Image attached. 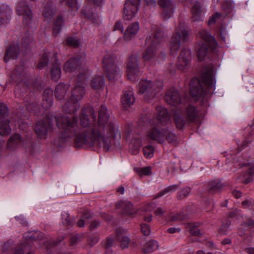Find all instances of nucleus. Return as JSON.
<instances>
[{
	"label": "nucleus",
	"mask_w": 254,
	"mask_h": 254,
	"mask_svg": "<svg viewBox=\"0 0 254 254\" xmlns=\"http://www.w3.org/2000/svg\"><path fill=\"white\" fill-rule=\"evenodd\" d=\"M139 29V24L137 22H133L128 25L124 33V39L129 42L133 39Z\"/></svg>",
	"instance_id": "nucleus-17"
},
{
	"label": "nucleus",
	"mask_w": 254,
	"mask_h": 254,
	"mask_svg": "<svg viewBox=\"0 0 254 254\" xmlns=\"http://www.w3.org/2000/svg\"><path fill=\"white\" fill-rule=\"evenodd\" d=\"M105 70L107 77L110 80L118 79L121 76L120 70L116 65L108 67Z\"/></svg>",
	"instance_id": "nucleus-26"
},
{
	"label": "nucleus",
	"mask_w": 254,
	"mask_h": 254,
	"mask_svg": "<svg viewBox=\"0 0 254 254\" xmlns=\"http://www.w3.org/2000/svg\"><path fill=\"white\" fill-rule=\"evenodd\" d=\"M85 221L83 219H81L77 222V225L78 227H82L84 226Z\"/></svg>",
	"instance_id": "nucleus-63"
},
{
	"label": "nucleus",
	"mask_w": 254,
	"mask_h": 254,
	"mask_svg": "<svg viewBox=\"0 0 254 254\" xmlns=\"http://www.w3.org/2000/svg\"><path fill=\"white\" fill-rule=\"evenodd\" d=\"M11 14V9L5 5L0 7V26L6 25L9 22Z\"/></svg>",
	"instance_id": "nucleus-19"
},
{
	"label": "nucleus",
	"mask_w": 254,
	"mask_h": 254,
	"mask_svg": "<svg viewBox=\"0 0 254 254\" xmlns=\"http://www.w3.org/2000/svg\"><path fill=\"white\" fill-rule=\"evenodd\" d=\"M129 239L127 237L123 236L121 240V247L123 249L127 248L129 245Z\"/></svg>",
	"instance_id": "nucleus-46"
},
{
	"label": "nucleus",
	"mask_w": 254,
	"mask_h": 254,
	"mask_svg": "<svg viewBox=\"0 0 254 254\" xmlns=\"http://www.w3.org/2000/svg\"><path fill=\"white\" fill-rule=\"evenodd\" d=\"M251 204V202L248 200L244 201L242 202V206L244 208H246L247 207H249Z\"/></svg>",
	"instance_id": "nucleus-58"
},
{
	"label": "nucleus",
	"mask_w": 254,
	"mask_h": 254,
	"mask_svg": "<svg viewBox=\"0 0 254 254\" xmlns=\"http://www.w3.org/2000/svg\"><path fill=\"white\" fill-rule=\"evenodd\" d=\"M63 22V18L62 17H59L56 19L53 29V34L55 35H57L59 33L60 27L62 25Z\"/></svg>",
	"instance_id": "nucleus-41"
},
{
	"label": "nucleus",
	"mask_w": 254,
	"mask_h": 254,
	"mask_svg": "<svg viewBox=\"0 0 254 254\" xmlns=\"http://www.w3.org/2000/svg\"><path fill=\"white\" fill-rule=\"evenodd\" d=\"M167 231L171 234H173L176 232H180L181 229L179 228H170L168 229Z\"/></svg>",
	"instance_id": "nucleus-56"
},
{
	"label": "nucleus",
	"mask_w": 254,
	"mask_h": 254,
	"mask_svg": "<svg viewBox=\"0 0 254 254\" xmlns=\"http://www.w3.org/2000/svg\"><path fill=\"white\" fill-rule=\"evenodd\" d=\"M51 126L49 119L47 118L45 121H38L35 125L34 130L40 138L45 139L47 136L48 131L51 130Z\"/></svg>",
	"instance_id": "nucleus-11"
},
{
	"label": "nucleus",
	"mask_w": 254,
	"mask_h": 254,
	"mask_svg": "<svg viewBox=\"0 0 254 254\" xmlns=\"http://www.w3.org/2000/svg\"><path fill=\"white\" fill-rule=\"evenodd\" d=\"M141 229L142 233L143 235L148 236L150 233V229L149 225L146 224H142L141 225Z\"/></svg>",
	"instance_id": "nucleus-48"
},
{
	"label": "nucleus",
	"mask_w": 254,
	"mask_h": 254,
	"mask_svg": "<svg viewBox=\"0 0 254 254\" xmlns=\"http://www.w3.org/2000/svg\"><path fill=\"white\" fill-rule=\"evenodd\" d=\"M100 225V223L98 221H95L93 222L90 226L91 229L93 230L97 228Z\"/></svg>",
	"instance_id": "nucleus-57"
},
{
	"label": "nucleus",
	"mask_w": 254,
	"mask_h": 254,
	"mask_svg": "<svg viewBox=\"0 0 254 254\" xmlns=\"http://www.w3.org/2000/svg\"><path fill=\"white\" fill-rule=\"evenodd\" d=\"M158 248V244L157 242L155 240H151L146 243L143 248V251L145 253L150 254L157 250Z\"/></svg>",
	"instance_id": "nucleus-30"
},
{
	"label": "nucleus",
	"mask_w": 254,
	"mask_h": 254,
	"mask_svg": "<svg viewBox=\"0 0 254 254\" xmlns=\"http://www.w3.org/2000/svg\"><path fill=\"white\" fill-rule=\"evenodd\" d=\"M16 145V135L15 134L12 135L8 140L7 148L10 150H14Z\"/></svg>",
	"instance_id": "nucleus-38"
},
{
	"label": "nucleus",
	"mask_w": 254,
	"mask_h": 254,
	"mask_svg": "<svg viewBox=\"0 0 254 254\" xmlns=\"http://www.w3.org/2000/svg\"><path fill=\"white\" fill-rule=\"evenodd\" d=\"M187 115V119L189 121H193L197 115V111L195 107L192 106H188L186 109V112L184 111Z\"/></svg>",
	"instance_id": "nucleus-32"
},
{
	"label": "nucleus",
	"mask_w": 254,
	"mask_h": 254,
	"mask_svg": "<svg viewBox=\"0 0 254 254\" xmlns=\"http://www.w3.org/2000/svg\"><path fill=\"white\" fill-rule=\"evenodd\" d=\"M191 12L192 18L193 21H198L202 18L203 12L201 9L200 4L198 2L194 3L191 8Z\"/></svg>",
	"instance_id": "nucleus-27"
},
{
	"label": "nucleus",
	"mask_w": 254,
	"mask_h": 254,
	"mask_svg": "<svg viewBox=\"0 0 254 254\" xmlns=\"http://www.w3.org/2000/svg\"><path fill=\"white\" fill-rule=\"evenodd\" d=\"M88 114L92 117L93 121H95L96 116L92 108H89L88 112L83 110L80 116V128L78 127V118L74 116L56 117L57 125L60 130L58 134L59 138L65 141L75 137V141L78 146L90 145L109 150L112 139L120 135L118 125L109 119L105 106L101 107L97 124L91 123Z\"/></svg>",
	"instance_id": "nucleus-1"
},
{
	"label": "nucleus",
	"mask_w": 254,
	"mask_h": 254,
	"mask_svg": "<svg viewBox=\"0 0 254 254\" xmlns=\"http://www.w3.org/2000/svg\"><path fill=\"white\" fill-rule=\"evenodd\" d=\"M166 139L169 143H176L177 136L171 131L169 130L166 128L164 129V138Z\"/></svg>",
	"instance_id": "nucleus-36"
},
{
	"label": "nucleus",
	"mask_w": 254,
	"mask_h": 254,
	"mask_svg": "<svg viewBox=\"0 0 254 254\" xmlns=\"http://www.w3.org/2000/svg\"><path fill=\"white\" fill-rule=\"evenodd\" d=\"M15 248V244L14 240L9 239L3 244V251L4 252H10Z\"/></svg>",
	"instance_id": "nucleus-35"
},
{
	"label": "nucleus",
	"mask_w": 254,
	"mask_h": 254,
	"mask_svg": "<svg viewBox=\"0 0 254 254\" xmlns=\"http://www.w3.org/2000/svg\"><path fill=\"white\" fill-rule=\"evenodd\" d=\"M114 30H120L122 33L124 31V27L120 21H117L114 26Z\"/></svg>",
	"instance_id": "nucleus-52"
},
{
	"label": "nucleus",
	"mask_w": 254,
	"mask_h": 254,
	"mask_svg": "<svg viewBox=\"0 0 254 254\" xmlns=\"http://www.w3.org/2000/svg\"><path fill=\"white\" fill-rule=\"evenodd\" d=\"M214 69L212 65L207 67L202 75V80L205 84L212 87L215 83Z\"/></svg>",
	"instance_id": "nucleus-18"
},
{
	"label": "nucleus",
	"mask_w": 254,
	"mask_h": 254,
	"mask_svg": "<svg viewBox=\"0 0 254 254\" xmlns=\"http://www.w3.org/2000/svg\"><path fill=\"white\" fill-rule=\"evenodd\" d=\"M163 36L164 33L162 29L157 25L153 26L151 35L147 38L148 47L143 55V58L145 61L152 62L154 60L156 51L161 45Z\"/></svg>",
	"instance_id": "nucleus-4"
},
{
	"label": "nucleus",
	"mask_w": 254,
	"mask_h": 254,
	"mask_svg": "<svg viewBox=\"0 0 254 254\" xmlns=\"http://www.w3.org/2000/svg\"><path fill=\"white\" fill-rule=\"evenodd\" d=\"M190 52L189 50H184L179 55L177 66L181 70H185L190 65Z\"/></svg>",
	"instance_id": "nucleus-15"
},
{
	"label": "nucleus",
	"mask_w": 254,
	"mask_h": 254,
	"mask_svg": "<svg viewBox=\"0 0 254 254\" xmlns=\"http://www.w3.org/2000/svg\"><path fill=\"white\" fill-rule=\"evenodd\" d=\"M141 0H127L124 9V18L131 20L135 15Z\"/></svg>",
	"instance_id": "nucleus-8"
},
{
	"label": "nucleus",
	"mask_w": 254,
	"mask_h": 254,
	"mask_svg": "<svg viewBox=\"0 0 254 254\" xmlns=\"http://www.w3.org/2000/svg\"><path fill=\"white\" fill-rule=\"evenodd\" d=\"M127 73L129 79L134 82L135 81L139 73V67L136 55H131L127 65Z\"/></svg>",
	"instance_id": "nucleus-9"
},
{
	"label": "nucleus",
	"mask_w": 254,
	"mask_h": 254,
	"mask_svg": "<svg viewBox=\"0 0 254 254\" xmlns=\"http://www.w3.org/2000/svg\"><path fill=\"white\" fill-rule=\"evenodd\" d=\"M232 193L237 198L240 197L241 196V193L238 190H234L232 191Z\"/></svg>",
	"instance_id": "nucleus-60"
},
{
	"label": "nucleus",
	"mask_w": 254,
	"mask_h": 254,
	"mask_svg": "<svg viewBox=\"0 0 254 254\" xmlns=\"http://www.w3.org/2000/svg\"><path fill=\"white\" fill-rule=\"evenodd\" d=\"M141 141L139 138H133L129 144V148L133 154H136L141 145Z\"/></svg>",
	"instance_id": "nucleus-33"
},
{
	"label": "nucleus",
	"mask_w": 254,
	"mask_h": 254,
	"mask_svg": "<svg viewBox=\"0 0 254 254\" xmlns=\"http://www.w3.org/2000/svg\"><path fill=\"white\" fill-rule=\"evenodd\" d=\"M16 56V46L15 44L10 45L8 47L4 57V61L6 63L10 60H14Z\"/></svg>",
	"instance_id": "nucleus-29"
},
{
	"label": "nucleus",
	"mask_w": 254,
	"mask_h": 254,
	"mask_svg": "<svg viewBox=\"0 0 254 254\" xmlns=\"http://www.w3.org/2000/svg\"><path fill=\"white\" fill-rule=\"evenodd\" d=\"M90 85L94 90H101L105 85L104 77L102 75L95 76L91 81Z\"/></svg>",
	"instance_id": "nucleus-24"
},
{
	"label": "nucleus",
	"mask_w": 254,
	"mask_h": 254,
	"mask_svg": "<svg viewBox=\"0 0 254 254\" xmlns=\"http://www.w3.org/2000/svg\"><path fill=\"white\" fill-rule=\"evenodd\" d=\"M159 4L163 9V15L166 19L170 18L174 11L172 0H159Z\"/></svg>",
	"instance_id": "nucleus-16"
},
{
	"label": "nucleus",
	"mask_w": 254,
	"mask_h": 254,
	"mask_svg": "<svg viewBox=\"0 0 254 254\" xmlns=\"http://www.w3.org/2000/svg\"><path fill=\"white\" fill-rule=\"evenodd\" d=\"M135 170L137 173L140 176L149 175L151 174V168L150 167L135 168Z\"/></svg>",
	"instance_id": "nucleus-40"
},
{
	"label": "nucleus",
	"mask_w": 254,
	"mask_h": 254,
	"mask_svg": "<svg viewBox=\"0 0 254 254\" xmlns=\"http://www.w3.org/2000/svg\"><path fill=\"white\" fill-rule=\"evenodd\" d=\"M82 60L78 58L71 59L67 62L64 66V70L66 72L76 71L78 73V80L72 88L69 99L65 101L63 105L64 110L68 114H72L77 112L80 107L79 101L84 97L86 93L85 81L87 78L86 73L87 69L85 68L82 72L80 66Z\"/></svg>",
	"instance_id": "nucleus-2"
},
{
	"label": "nucleus",
	"mask_w": 254,
	"mask_h": 254,
	"mask_svg": "<svg viewBox=\"0 0 254 254\" xmlns=\"http://www.w3.org/2000/svg\"><path fill=\"white\" fill-rule=\"evenodd\" d=\"M69 87V85L68 84L61 83L58 84L55 89L56 99L59 100L63 99L65 96Z\"/></svg>",
	"instance_id": "nucleus-22"
},
{
	"label": "nucleus",
	"mask_w": 254,
	"mask_h": 254,
	"mask_svg": "<svg viewBox=\"0 0 254 254\" xmlns=\"http://www.w3.org/2000/svg\"><path fill=\"white\" fill-rule=\"evenodd\" d=\"M146 4L149 6H155L156 5V1L155 0H145Z\"/></svg>",
	"instance_id": "nucleus-59"
},
{
	"label": "nucleus",
	"mask_w": 254,
	"mask_h": 254,
	"mask_svg": "<svg viewBox=\"0 0 254 254\" xmlns=\"http://www.w3.org/2000/svg\"><path fill=\"white\" fill-rule=\"evenodd\" d=\"M135 101L133 93L132 91L128 90L125 92L122 98V102L123 106L125 107H128L132 105Z\"/></svg>",
	"instance_id": "nucleus-23"
},
{
	"label": "nucleus",
	"mask_w": 254,
	"mask_h": 254,
	"mask_svg": "<svg viewBox=\"0 0 254 254\" xmlns=\"http://www.w3.org/2000/svg\"><path fill=\"white\" fill-rule=\"evenodd\" d=\"M62 219L63 220V223L65 224H68L70 223V218L67 213H64L62 214Z\"/></svg>",
	"instance_id": "nucleus-54"
},
{
	"label": "nucleus",
	"mask_w": 254,
	"mask_h": 254,
	"mask_svg": "<svg viewBox=\"0 0 254 254\" xmlns=\"http://www.w3.org/2000/svg\"><path fill=\"white\" fill-rule=\"evenodd\" d=\"M53 90L51 89H46L44 90L42 104L43 108L47 109L52 106L53 100Z\"/></svg>",
	"instance_id": "nucleus-21"
},
{
	"label": "nucleus",
	"mask_w": 254,
	"mask_h": 254,
	"mask_svg": "<svg viewBox=\"0 0 254 254\" xmlns=\"http://www.w3.org/2000/svg\"><path fill=\"white\" fill-rule=\"evenodd\" d=\"M113 239L112 238H109L107 240L106 247L107 248H109V247H111V246H112V245L113 244Z\"/></svg>",
	"instance_id": "nucleus-61"
},
{
	"label": "nucleus",
	"mask_w": 254,
	"mask_h": 254,
	"mask_svg": "<svg viewBox=\"0 0 254 254\" xmlns=\"http://www.w3.org/2000/svg\"><path fill=\"white\" fill-rule=\"evenodd\" d=\"M165 99L168 104L176 106V109L182 107V104L181 102L178 91L175 89H171L166 92Z\"/></svg>",
	"instance_id": "nucleus-13"
},
{
	"label": "nucleus",
	"mask_w": 254,
	"mask_h": 254,
	"mask_svg": "<svg viewBox=\"0 0 254 254\" xmlns=\"http://www.w3.org/2000/svg\"><path fill=\"white\" fill-rule=\"evenodd\" d=\"M19 12L20 14L23 15L24 18L27 21V23H28V21H30L32 17V13L31 10L29 7L26 5H24L21 9H19Z\"/></svg>",
	"instance_id": "nucleus-34"
},
{
	"label": "nucleus",
	"mask_w": 254,
	"mask_h": 254,
	"mask_svg": "<svg viewBox=\"0 0 254 254\" xmlns=\"http://www.w3.org/2000/svg\"><path fill=\"white\" fill-rule=\"evenodd\" d=\"M230 224V222L229 221H227L225 224H224L222 225V228L220 230V233L221 235L226 234V231L229 228Z\"/></svg>",
	"instance_id": "nucleus-50"
},
{
	"label": "nucleus",
	"mask_w": 254,
	"mask_h": 254,
	"mask_svg": "<svg viewBox=\"0 0 254 254\" xmlns=\"http://www.w3.org/2000/svg\"><path fill=\"white\" fill-rule=\"evenodd\" d=\"M161 88V86H157L150 80H141L137 85V89L139 93L155 95L157 91Z\"/></svg>",
	"instance_id": "nucleus-10"
},
{
	"label": "nucleus",
	"mask_w": 254,
	"mask_h": 254,
	"mask_svg": "<svg viewBox=\"0 0 254 254\" xmlns=\"http://www.w3.org/2000/svg\"><path fill=\"white\" fill-rule=\"evenodd\" d=\"M186 215L180 213H177L172 216V221H181L185 219Z\"/></svg>",
	"instance_id": "nucleus-49"
},
{
	"label": "nucleus",
	"mask_w": 254,
	"mask_h": 254,
	"mask_svg": "<svg viewBox=\"0 0 254 254\" xmlns=\"http://www.w3.org/2000/svg\"><path fill=\"white\" fill-rule=\"evenodd\" d=\"M157 122L153 123V127L148 132V137L151 139L160 142L164 140V129L166 126L170 123V119L167 110L161 106L156 108Z\"/></svg>",
	"instance_id": "nucleus-3"
},
{
	"label": "nucleus",
	"mask_w": 254,
	"mask_h": 254,
	"mask_svg": "<svg viewBox=\"0 0 254 254\" xmlns=\"http://www.w3.org/2000/svg\"><path fill=\"white\" fill-rule=\"evenodd\" d=\"M102 63L105 70L108 67L116 65L115 57L111 53L106 52L103 56Z\"/></svg>",
	"instance_id": "nucleus-25"
},
{
	"label": "nucleus",
	"mask_w": 254,
	"mask_h": 254,
	"mask_svg": "<svg viewBox=\"0 0 254 254\" xmlns=\"http://www.w3.org/2000/svg\"><path fill=\"white\" fill-rule=\"evenodd\" d=\"M116 206L117 208H122L124 212L127 215H131L136 212L132 203L127 200H122L118 202Z\"/></svg>",
	"instance_id": "nucleus-20"
},
{
	"label": "nucleus",
	"mask_w": 254,
	"mask_h": 254,
	"mask_svg": "<svg viewBox=\"0 0 254 254\" xmlns=\"http://www.w3.org/2000/svg\"><path fill=\"white\" fill-rule=\"evenodd\" d=\"M182 107L176 109L173 113V119L176 127L182 129L188 122V120L185 116V113L181 109Z\"/></svg>",
	"instance_id": "nucleus-14"
},
{
	"label": "nucleus",
	"mask_w": 254,
	"mask_h": 254,
	"mask_svg": "<svg viewBox=\"0 0 254 254\" xmlns=\"http://www.w3.org/2000/svg\"><path fill=\"white\" fill-rule=\"evenodd\" d=\"M188 35V32L183 26L180 25L179 27L176 28L175 32L171 37L169 44L171 54H176L180 47V39H182L185 42L187 40Z\"/></svg>",
	"instance_id": "nucleus-6"
},
{
	"label": "nucleus",
	"mask_w": 254,
	"mask_h": 254,
	"mask_svg": "<svg viewBox=\"0 0 254 254\" xmlns=\"http://www.w3.org/2000/svg\"><path fill=\"white\" fill-rule=\"evenodd\" d=\"M189 231L191 235H193L194 236H197V235H199V234H200L199 230L197 227L193 226H190V228Z\"/></svg>",
	"instance_id": "nucleus-51"
},
{
	"label": "nucleus",
	"mask_w": 254,
	"mask_h": 254,
	"mask_svg": "<svg viewBox=\"0 0 254 254\" xmlns=\"http://www.w3.org/2000/svg\"><path fill=\"white\" fill-rule=\"evenodd\" d=\"M9 122L7 106L3 103H0V135L6 136L10 133Z\"/></svg>",
	"instance_id": "nucleus-7"
},
{
	"label": "nucleus",
	"mask_w": 254,
	"mask_h": 254,
	"mask_svg": "<svg viewBox=\"0 0 254 254\" xmlns=\"http://www.w3.org/2000/svg\"><path fill=\"white\" fill-rule=\"evenodd\" d=\"M221 14L219 13H215L210 18L208 21L209 24H211L212 23H214L216 21V19L219 18Z\"/></svg>",
	"instance_id": "nucleus-53"
},
{
	"label": "nucleus",
	"mask_w": 254,
	"mask_h": 254,
	"mask_svg": "<svg viewBox=\"0 0 254 254\" xmlns=\"http://www.w3.org/2000/svg\"><path fill=\"white\" fill-rule=\"evenodd\" d=\"M165 212V210L161 207H157L154 211L156 216H162Z\"/></svg>",
	"instance_id": "nucleus-55"
},
{
	"label": "nucleus",
	"mask_w": 254,
	"mask_h": 254,
	"mask_svg": "<svg viewBox=\"0 0 254 254\" xmlns=\"http://www.w3.org/2000/svg\"><path fill=\"white\" fill-rule=\"evenodd\" d=\"M190 192V189L186 187L181 189L178 193V197L181 199L188 196Z\"/></svg>",
	"instance_id": "nucleus-43"
},
{
	"label": "nucleus",
	"mask_w": 254,
	"mask_h": 254,
	"mask_svg": "<svg viewBox=\"0 0 254 254\" xmlns=\"http://www.w3.org/2000/svg\"><path fill=\"white\" fill-rule=\"evenodd\" d=\"M51 78L55 81H57L60 79L61 75V69L59 63H56L53 65L51 70Z\"/></svg>",
	"instance_id": "nucleus-28"
},
{
	"label": "nucleus",
	"mask_w": 254,
	"mask_h": 254,
	"mask_svg": "<svg viewBox=\"0 0 254 254\" xmlns=\"http://www.w3.org/2000/svg\"><path fill=\"white\" fill-rule=\"evenodd\" d=\"M67 44L69 46L77 47L79 45L80 42L73 37H69L67 39Z\"/></svg>",
	"instance_id": "nucleus-44"
},
{
	"label": "nucleus",
	"mask_w": 254,
	"mask_h": 254,
	"mask_svg": "<svg viewBox=\"0 0 254 254\" xmlns=\"http://www.w3.org/2000/svg\"><path fill=\"white\" fill-rule=\"evenodd\" d=\"M199 36L200 38L206 42V43L200 44L197 50V58L200 61H202L205 59L208 53L206 44L209 47L215 48L217 43L214 38L211 35L209 32L204 29L200 30Z\"/></svg>",
	"instance_id": "nucleus-5"
},
{
	"label": "nucleus",
	"mask_w": 254,
	"mask_h": 254,
	"mask_svg": "<svg viewBox=\"0 0 254 254\" xmlns=\"http://www.w3.org/2000/svg\"><path fill=\"white\" fill-rule=\"evenodd\" d=\"M53 15V10L51 4H47L43 11V16L45 18H51Z\"/></svg>",
	"instance_id": "nucleus-37"
},
{
	"label": "nucleus",
	"mask_w": 254,
	"mask_h": 254,
	"mask_svg": "<svg viewBox=\"0 0 254 254\" xmlns=\"http://www.w3.org/2000/svg\"><path fill=\"white\" fill-rule=\"evenodd\" d=\"M178 188L177 186L176 185H172L169 187H168L162 191H161L158 194V196H163L165 194H168L170 193H172L175 191Z\"/></svg>",
	"instance_id": "nucleus-42"
},
{
	"label": "nucleus",
	"mask_w": 254,
	"mask_h": 254,
	"mask_svg": "<svg viewBox=\"0 0 254 254\" xmlns=\"http://www.w3.org/2000/svg\"><path fill=\"white\" fill-rule=\"evenodd\" d=\"M48 61L47 55H43L40 61L39 64L38 65V67L42 68L46 66L47 65Z\"/></svg>",
	"instance_id": "nucleus-47"
},
{
	"label": "nucleus",
	"mask_w": 254,
	"mask_h": 254,
	"mask_svg": "<svg viewBox=\"0 0 254 254\" xmlns=\"http://www.w3.org/2000/svg\"><path fill=\"white\" fill-rule=\"evenodd\" d=\"M190 89L191 95L195 100H198L199 97L206 94L199 80L197 79H192L190 83Z\"/></svg>",
	"instance_id": "nucleus-12"
},
{
	"label": "nucleus",
	"mask_w": 254,
	"mask_h": 254,
	"mask_svg": "<svg viewBox=\"0 0 254 254\" xmlns=\"http://www.w3.org/2000/svg\"><path fill=\"white\" fill-rule=\"evenodd\" d=\"M152 216L151 215L145 216L144 218V220L145 221L147 222H149L152 220Z\"/></svg>",
	"instance_id": "nucleus-64"
},
{
	"label": "nucleus",
	"mask_w": 254,
	"mask_h": 254,
	"mask_svg": "<svg viewBox=\"0 0 254 254\" xmlns=\"http://www.w3.org/2000/svg\"><path fill=\"white\" fill-rule=\"evenodd\" d=\"M65 1L70 7L73 8V10H77L79 8V6L77 3L76 0H63Z\"/></svg>",
	"instance_id": "nucleus-45"
},
{
	"label": "nucleus",
	"mask_w": 254,
	"mask_h": 254,
	"mask_svg": "<svg viewBox=\"0 0 254 254\" xmlns=\"http://www.w3.org/2000/svg\"><path fill=\"white\" fill-rule=\"evenodd\" d=\"M82 13L85 17L90 19L94 22L99 17V16L93 11V8L87 6L83 9Z\"/></svg>",
	"instance_id": "nucleus-31"
},
{
	"label": "nucleus",
	"mask_w": 254,
	"mask_h": 254,
	"mask_svg": "<svg viewBox=\"0 0 254 254\" xmlns=\"http://www.w3.org/2000/svg\"><path fill=\"white\" fill-rule=\"evenodd\" d=\"M246 251L249 254H254V248H248L246 249Z\"/></svg>",
	"instance_id": "nucleus-62"
},
{
	"label": "nucleus",
	"mask_w": 254,
	"mask_h": 254,
	"mask_svg": "<svg viewBox=\"0 0 254 254\" xmlns=\"http://www.w3.org/2000/svg\"><path fill=\"white\" fill-rule=\"evenodd\" d=\"M143 151L146 158H150L153 156L154 150L152 146L147 145L143 148Z\"/></svg>",
	"instance_id": "nucleus-39"
}]
</instances>
